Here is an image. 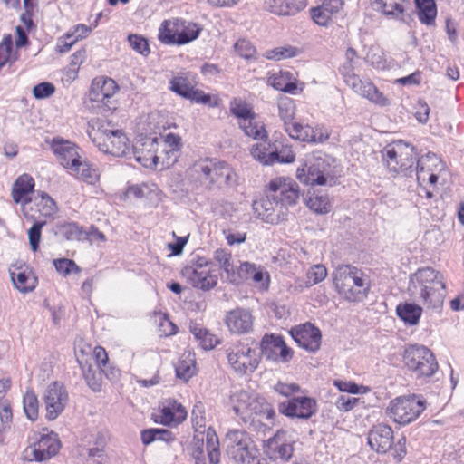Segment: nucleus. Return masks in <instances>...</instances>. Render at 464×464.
<instances>
[{
	"label": "nucleus",
	"mask_w": 464,
	"mask_h": 464,
	"mask_svg": "<svg viewBox=\"0 0 464 464\" xmlns=\"http://www.w3.org/2000/svg\"><path fill=\"white\" fill-rule=\"evenodd\" d=\"M45 224V221L34 222L28 230L29 244L33 251H36L39 247L41 230Z\"/></svg>",
	"instance_id": "56"
},
{
	"label": "nucleus",
	"mask_w": 464,
	"mask_h": 464,
	"mask_svg": "<svg viewBox=\"0 0 464 464\" xmlns=\"http://www.w3.org/2000/svg\"><path fill=\"white\" fill-rule=\"evenodd\" d=\"M23 404L26 417L31 420H37L39 414V401L34 392L27 391L25 392Z\"/></svg>",
	"instance_id": "48"
},
{
	"label": "nucleus",
	"mask_w": 464,
	"mask_h": 464,
	"mask_svg": "<svg viewBox=\"0 0 464 464\" xmlns=\"http://www.w3.org/2000/svg\"><path fill=\"white\" fill-rule=\"evenodd\" d=\"M235 51L245 59H256V50L255 46L246 39L238 40L234 45Z\"/></svg>",
	"instance_id": "53"
},
{
	"label": "nucleus",
	"mask_w": 464,
	"mask_h": 464,
	"mask_svg": "<svg viewBox=\"0 0 464 464\" xmlns=\"http://www.w3.org/2000/svg\"><path fill=\"white\" fill-rule=\"evenodd\" d=\"M226 323L230 332L246 334L253 328V316L248 310L237 308L227 314Z\"/></svg>",
	"instance_id": "24"
},
{
	"label": "nucleus",
	"mask_w": 464,
	"mask_h": 464,
	"mask_svg": "<svg viewBox=\"0 0 464 464\" xmlns=\"http://www.w3.org/2000/svg\"><path fill=\"white\" fill-rule=\"evenodd\" d=\"M311 16L314 23L321 26H327L333 14L322 8V5L311 9Z\"/></svg>",
	"instance_id": "58"
},
{
	"label": "nucleus",
	"mask_w": 464,
	"mask_h": 464,
	"mask_svg": "<svg viewBox=\"0 0 464 464\" xmlns=\"http://www.w3.org/2000/svg\"><path fill=\"white\" fill-rule=\"evenodd\" d=\"M163 142L164 151L168 155V163H175L181 149V138L178 134L169 133L164 137Z\"/></svg>",
	"instance_id": "46"
},
{
	"label": "nucleus",
	"mask_w": 464,
	"mask_h": 464,
	"mask_svg": "<svg viewBox=\"0 0 464 464\" xmlns=\"http://www.w3.org/2000/svg\"><path fill=\"white\" fill-rule=\"evenodd\" d=\"M43 400L46 418L49 420H54L64 411L69 398L65 387L58 382H53L47 386Z\"/></svg>",
	"instance_id": "13"
},
{
	"label": "nucleus",
	"mask_w": 464,
	"mask_h": 464,
	"mask_svg": "<svg viewBox=\"0 0 464 464\" xmlns=\"http://www.w3.org/2000/svg\"><path fill=\"white\" fill-rule=\"evenodd\" d=\"M250 280H252L259 289L266 291L269 287L270 276L265 267L258 266V268L252 275Z\"/></svg>",
	"instance_id": "55"
},
{
	"label": "nucleus",
	"mask_w": 464,
	"mask_h": 464,
	"mask_svg": "<svg viewBox=\"0 0 464 464\" xmlns=\"http://www.w3.org/2000/svg\"><path fill=\"white\" fill-rule=\"evenodd\" d=\"M445 168L441 160L432 152H428L416 161V177L420 184L428 180L435 185L439 179V173Z\"/></svg>",
	"instance_id": "16"
},
{
	"label": "nucleus",
	"mask_w": 464,
	"mask_h": 464,
	"mask_svg": "<svg viewBox=\"0 0 464 464\" xmlns=\"http://www.w3.org/2000/svg\"><path fill=\"white\" fill-rule=\"evenodd\" d=\"M10 277L14 286L21 293H28L33 291L37 285V278L27 274L25 271L23 272H10Z\"/></svg>",
	"instance_id": "39"
},
{
	"label": "nucleus",
	"mask_w": 464,
	"mask_h": 464,
	"mask_svg": "<svg viewBox=\"0 0 464 464\" xmlns=\"http://www.w3.org/2000/svg\"><path fill=\"white\" fill-rule=\"evenodd\" d=\"M201 32L198 24L179 19V33L176 43L178 45L188 44L196 40Z\"/></svg>",
	"instance_id": "35"
},
{
	"label": "nucleus",
	"mask_w": 464,
	"mask_h": 464,
	"mask_svg": "<svg viewBox=\"0 0 464 464\" xmlns=\"http://www.w3.org/2000/svg\"><path fill=\"white\" fill-rule=\"evenodd\" d=\"M422 311L421 306L411 303L399 304L396 307L398 317L409 325L418 324Z\"/></svg>",
	"instance_id": "33"
},
{
	"label": "nucleus",
	"mask_w": 464,
	"mask_h": 464,
	"mask_svg": "<svg viewBox=\"0 0 464 464\" xmlns=\"http://www.w3.org/2000/svg\"><path fill=\"white\" fill-rule=\"evenodd\" d=\"M392 446V459L396 463H401L407 454L406 450V438L401 437Z\"/></svg>",
	"instance_id": "63"
},
{
	"label": "nucleus",
	"mask_w": 464,
	"mask_h": 464,
	"mask_svg": "<svg viewBox=\"0 0 464 464\" xmlns=\"http://www.w3.org/2000/svg\"><path fill=\"white\" fill-rule=\"evenodd\" d=\"M238 267L236 273V276L234 278L233 285H239L243 284L246 281L250 280L252 275L256 272V270L258 268V266L248 262H241L237 261Z\"/></svg>",
	"instance_id": "50"
},
{
	"label": "nucleus",
	"mask_w": 464,
	"mask_h": 464,
	"mask_svg": "<svg viewBox=\"0 0 464 464\" xmlns=\"http://www.w3.org/2000/svg\"><path fill=\"white\" fill-rule=\"evenodd\" d=\"M119 87L116 82L109 77H100L92 81L89 93L90 100L102 104L104 111L116 109V105L111 101L117 92Z\"/></svg>",
	"instance_id": "14"
},
{
	"label": "nucleus",
	"mask_w": 464,
	"mask_h": 464,
	"mask_svg": "<svg viewBox=\"0 0 464 464\" xmlns=\"http://www.w3.org/2000/svg\"><path fill=\"white\" fill-rule=\"evenodd\" d=\"M92 142L105 154L122 157L128 150V139L121 130L99 128L92 137Z\"/></svg>",
	"instance_id": "11"
},
{
	"label": "nucleus",
	"mask_w": 464,
	"mask_h": 464,
	"mask_svg": "<svg viewBox=\"0 0 464 464\" xmlns=\"http://www.w3.org/2000/svg\"><path fill=\"white\" fill-rule=\"evenodd\" d=\"M192 171L208 190L223 189L237 185L238 176L226 161L205 159L193 165Z\"/></svg>",
	"instance_id": "3"
},
{
	"label": "nucleus",
	"mask_w": 464,
	"mask_h": 464,
	"mask_svg": "<svg viewBox=\"0 0 464 464\" xmlns=\"http://www.w3.org/2000/svg\"><path fill=\"white\" fill-rule=\"evenodd\" d=\"M290 334L300 347L308 352L314 353L321 346V331L311 323L292 328Z\"/></svg>",
	"instance_id": "18"
},
{
	"label": "nucleus",
	"mask_w": 464,
	"mask_h": 464,
	"mask_svg": "<svg viewBox=\"0 0 464 464\" xmlns=\"http://www.w3.org/2000/svg\"><path fill=\"white\" fill-rule=\"evenodd\" d=\"M206 440V448L210 464L219 463V440L212 427H208L202 436Z\"/></svg>",
	"instance_id": "43"
},
{
	"label": "nucleus",
	"mask_w": 464,
	"mask_h": 464,
	"mask_svg": "<svg viewBox=\"0 0 464 464\" xmlns=\"http://www.w3.org/2000/svg\"><path fill=\"white\" fill-rule=\"evenodd\" d=\"M410 145L400 140L394 144L386 146L382 151V159L386 160L388 168L398 173V158L404 154H410Z\"/></svg>",
	"instance_id": "31"
},
{
	"label": "nucleus",
	"mask_w": 464,
	"mask_h": 464,
	"mask_svg": "<svg viewBox=\"0 0 464 464\" xmlns=\"http://www.w3.org/2000/svg\"><path fill=\"white\" fill-rule=\"evenodd\" d=\"M326 276L327 270L323 265L313 266L307 273L309 282L313 285L322 282L326 277Z\"/></svg>",
	"instance_id": "64"
},
{
	"label": "nucleus",
	"mask_w": 464,
	"mask_h": 464,
	"mask_svg": "<svg viewBox=\"0 0 464 464\" xmlns=\"http://www.w3.org/2000/svg\"><path fill=\"white\" fill-rule=\"evenodd\" d=\"M213 258L219 268L225 273L226 280L233 284L238 263L235 261L231 253L225 248H218L214 251Z\"/></svg>",
	"instance_id": "29"
},
{
	"label": "nucleus",
	"mask_w": 464,
	"mask_h": 464,
	"mask_svg": "<svg viewBox=\"0 0 464 464\" xmlns=\"http://www.w3.org/2000/svg\"><path fill=\"white\" fill-rule=\"evenodd\" d=\"M179 19L165 20L159 30V40L165 44H177Z\"/></svg>",
	"instance_id": "42"
},
{
	"label": "nucleus",
	"mask_w": 464,
	"mask_h": 464,
	"mask_svg": "<svg viewBox=\"0 0 464 464\" xmlns=\"http://www.w3.org/2000/svg\"><path fill=\"white\" fill-rule=\"evenodd\" d=\"M79 364L88 386L93 392H100L102 387V372H104V369H94L87 361H79Z\"/></svg>",
	"instance_id": "37"
},
{
	"label": "nucleus",
	"mask_w": 464,
	"mask_h": 464,
	"mask_svg": "<svg viewBox=\"0 0 464 464\" xmlns=\"http://www.w3.org/2000/svg\"><path fill=\"white\" fill-rule=\"evenodd\" d=\"M266 140H260L261 142L253 145L250 153L254 159L263 165H272L275 162L291 163L295 161V156L292 152L288 153L285 158H280L276 148Z\"/></svg>",
	"instance_id": "20"
},
{
	"label": "nucleus",
	"mask_w": 464,
	"mask_h": 464,
	"mask_svg": "<svg viewBox=\"0 0 464 464\" xmlns=\"http://www.w3.org/2000/svg\"><path fill=\"white\" fill-rule=\"evenodd\" d=\"M34 179L29 174L20 175L13 183L12 198L16 204L26 205L31 202L29 194L34 191Z\"/></svg>",
	"instance_id": "27"
},
{
	"label": "nucleus",
	"mask_w": 464,
	"mask_h": 464,
	"mask_svg": "<svg viewBox=\"0 0 464 464\" xmlns=\"http://www.w3.org/2000/svg\"><path fill=\"white\" fill-rule=\"evenodd\" d=\"M425 409V400L413 394L392 400L387 408V413L393 421L406 425L414 421Z\"/></svg>",
	"instance_id": "8"
},
{
	"label": "nucleus",
	"mask_w": 464,
	"mask_h": 464,
	"mask_svg": "<svg viewBox=\"0 0 464 464\" xmlns=\"http://www.w3.org/2000/svg\"><path fill=\"white\" fill-rule=\"evenodd\" d=\"M291 72L279 71L278 72H275L269 76L268 82L278 91L294 93V91L296 90L297 86L295 82H291Z\"/></svg>",
	"instance_id": "36"
},
{
	"label": "nucleus",
	"mask_w": 464,
	"mask_h": 464,
	"mask_svg": "<svg viewBox=\"0 0 464 464\" xmlns=\"http://www.w3.org/2000/svg\"><path fill=\"white\" fill-rule=\"evenodd\" d=\"M197 83L196 73L180 72L171 79L169 89L179 96L186 98V96H189V92L196 87Z\"/></svg>",
	"instance_id": "28"
},
{
	"label": "nucleus",
	"mask_w": 464,
	"mask_h": 464,
	"mask_svg": "<svg viewBox=\"0 0 464 464\" xmlns=\"http://www.w3.org/2000/svg\"><path fill=\"white\" fill-rule=\"evenodd\" d=\"M406 0H372L374 10L382 13L388 19L406 22L405 4Z\"/></svg>",
	"instance_id": "25"
},
{
	"label": "nucleus",
	"mask_w": 464,
	"mask_h": 464,
	"mask_svg": "<svg viewBox=\"0 0 464 464\" xmlns=\"http://www.w3.org/2000/svg\"><path fill=\"white\" fill-rule=\"evenodd\" d=\"M350 87L359 95L368 99L372 102L380 106L389 104V100L379 92L377 87L370 81H362L360 78H352L349 80Z\"/></svg>",
	"instance_id": "23"
},
{
	"label": "nucleus",
	"mask_w": 464,
	"mask_h": 464,
	"mask_svg": "<svg viewBox=\"0 0 464 464\" xmlns=\"http://www.w3.org/2000/svg\"><path fill=\"white\" fill-rule=\"evenodd\" d=\"M238 398L242 402L233 406L235 413L241 416L242 419L246 421L247 419H251L255 421V418H258L257 420H272L276 415V411L271 408L270 404L264 400L250 399L246 392H242L238 394Z\"/></svg>",
	"instance_id": "12"
},
{
	"label": "nucleus",
	"mask_w": 464,
	"mask_h": 464,
	"mask_svg": "<svg viewBox=\"0 0 464 464\" xmlns=\"http://www.w3.org/2000/svg\"><path fill=\"white\" fill-rule=\"evenodd\" d=\"M88 464H109V458L104 454L102 448H92L89 450Z\"/></svg>",
	"instance_id": "62"
},
{
	"label": "nucleus",
	"mask_w": 464,
	"mask_h": 464,
	"mask_svg": "<svg viewBox=\"0 0 464 464\" xmlns=\"http://www.w3.org/2000/svg\"><path fill=\"white\" fill-rule=\"evenodd\" d=\"M240 129L243 130L245 135L253 138L254 140L267 139V131L263 123L256 121V115L247 121H238Z\"/></svg>",
	"instance_id": "40"
},
{
	"label": "nucleus",
	"mask_w": 464,
	"mask_h": 464,
	"mask_svg": "<svg viewBox=\"0 0 464 464\" xmlns=\"http://www.w3.org/2000/svg\"><path fill=\"white\" fill-rule=\"evenodd\" d=\"M211 261L197 256L182 268L181 276L193 287L208 291L218 285V276L210 270Z\"/></svg>",
	"instance_id": "6"
},
{
	"label": "nucleus",
	"mask_w": 464,
	"mask_h": 464,
	"mask_svg": "<svg viewBox=\"0 0 464 464\" xmlns=\"http://www.w3.org/2000/svg\"><path fill=\"white\" fill-rule=\"evenodd\" d=\"M278 411L287 417L308 420L315 414L317 404L315 400L310 397H295L281 402Z\"/></svg>",
	"instance_id": "15"
},
{
	"label": "nucleus",
	"mask_w": 464,
	"mask_h": 464,
	"mask_svg": "<svg viewBox=\"0 0 464 464\" xmlns=\"http://www.w3.org/2000/svg\"><path fill=\"white\" fill-rule=\"evenodd\" d=\"M189 330L195 339L199 343L204 350L213 349L218 343V340L210 334L207 329L200 327L197 324L191 323Z\"/></svg>",
	"instance_id": "44"
},
{
	"label": "nucleus",
	"mask_w": 464,
	"mask_h": 464,
	"mask_svg": "<svg viewBox=\"0 0 464 464\" xmlns=\"http://www.w3.org/2000/svg\"><path fill=\"white\" fill-rule=\"evenodd\" d=\"M299 198L298 185L291 179L276 178L269 182L265 197L252 204L256 217L270 224H276L285 215L289 206L296 204Z\"/></svg>",
	"instance_id": "1"
},
{
	"label": "nucleus",
	"mask_w": 464,
	"mask_h": 464,
	"mask_svg": "<svg viewBox=\"0 0 464 464\" xmlns=\"http://www.w3.org/2000/svg\"><path fill=\"white\" fill-rule=\"evenodd\" d=\"M155 421L163 425H177L181 422L178 421L177 414L175 415L173 408H171L169 404L162 408L160 415L157 417Z\"/></svg>",
	"instance_id": "60"
},
{
	"label": "nucleus",
	"mask_w": 464,
	"mask_h": 464,
	"mask_svg": "<svg viewBox=\"0 0 464 464\" xmlns=\"http://www.w3.org/2000/svg\"><path fill=\"white\" fill-rule=\"evenodd\" d=\"M307 5L306 0H286L285 9L277 11V15H295Z\"/></svg>",
	"instance_id": "54"
},
{
	"label": "nucleus",
	"mask_w": 464,
	"mask_h": 464,
	"mask_svg": "<svg viewBox=\"0 0 464 464\" xmlns=\"http://www.w3.org/2000/svg\"><path fill=\"white\" fill-rule=\"evenodd\" d=\"M403 360L418 377H430L439 367L432 352L423 345H410L404 351Z\"/></svg>",
	"instance_id": "9"
},
{
	"label": "nucleus",
	"mask_w": 464,
	"mask_h": 464,
	"mask_svg": "<svg viewBox=\"0 0 464 464\" xmlns=\"http://www.w3.org/2000/svg\"><path fill=\"white\" fill-rule=\"evenodd\" d=\"M329 138V133L323 126L312 127L308 124L304 125L298 140L313 143H323Z\"/></svg>",
	"instance_id": "41"
},
{
	"label": "nucleus",
	"mask_w": 464,
	"mask_h": 464,
	"mask_svg": "<svg viewBox=\"0 0 464 464\" xmlns=\"http://www.w3.org/2000/svg\"><path fill=\"white\" fill-rule=\"evenodd\" d=\"M334 160L326 154L313 157L296 170L298 180L306 185H329L334 184L331 175V166Z\"/></svg>",
	"instance_id": "5"
},
{
	"label": "nucleus",
	"mask_w": 464,
	"mask_h": 464,
	"mask_svg": "<svg viewBox=\"0 0 464 464\" xmlns=\"http://www.w3.org/2000/svg\"><path fill=\"white\" fill-rule=\"evenodd\" d=\"M62 233L67 240H81L83 235L82 228L76 223H68L62 227Z\"/></svg>",
	"instance_id": "61"
},
{
	"label": "nucleus",
	"mask_w": 464,
	"mask_h": 464,
	"mask_svg": "<svg viewBox=\"0 0 464 464\" xmlns=\"http://www.w3.org/2000/svg\"><path fill=\"white\" fill-rule=\"evenodd\" d=\"M130 45L139 53L147 56L150 53V47L147 40L138 34H130L128 36Z\"/></svg>",
	"instance_id": "57"
},
{
	"label": "nucleus",
	"mask_w": 464,
	"mask_h": 464,
	"mask_svg": "<svg viewBox=\"0 0 464 464\" xmlns=\"http://www.w3.org/2000/svg\"><path fill=\"white\" fill-rule=\"evenodd\" d=\"M266 453L269 459L274 460L288 461L293 455V443L286 437V432L278 430L273 437L266 442Z\"/></svg>",
	"instance_id": "19"
},
{
	"label": "nucleus",
	"mask_w": 464,
	"mask_h": 464,
	"mask_svg": "<svg viewBox=\"0 0 464 464\" xmlns=\"http://www.w3.org/2000/svg\"><path fill=\"white\" fill-rule=\"evenodd\" d=\"M306 206L315 213L324 214L329 212L330 202L329 198L325 195H315L309 196L305 199Z\"/></svg>",
	"instance_id": "51"
},
{
	"label": "nucleus",
	"mask_w": 464,
	"mask_h": 464,
	"mask_svg": "<svg viewBox=\"0 0 464 464\" xmlns=\"http://www.w3.org/2000/svg\"><path fill=\"white\" fill-rule=\"evenodd\" d=\"M157 138H145L143 141H138L134 146V156L138 162L144 167L156 165Z\"/></svg>",
	"instance_id": "26"
},
{
	"label": "nucleus",
	"mask_w": 464,
	"mask_h": 464,
	"mask_svg": "<svg viewBox=\"0 0 464 464\" xmlns=\"http://www.w3.org/2000/svg\"><path fill=\"white\" fill-rule=\"evenodd\" d=\"M337 292L350 302H359L366 297L370 281L363 273L351 265H340L332 274Z\"/></svg>",
	"instance_id": "4"
},
{
	"label": "nucleus",
	"mask_w": 464,
	"mask_h": 464,
	"mask_svg": "<svg viewBox=\"0 0 464 464\" xmlns=\"http://www.w3.org/2000/svg\"><path fill=\"white\" fill-rule=\"evenodd\" d=\"M229 110L231 113L238 119V121H247V119L255 115L248 104L240 99L232 100L230 102Z\"/></svg>",
	"instance_id": "49"
},
{
	"label": "nucleus",
	"mask_w": 464,
	"mask_h": 464,
	"mask_svg": "<svg viewBox=\"0 0 464 464\" xmlns=\"http://www.w3.org/2000/svg\"><path fill=\"white\" fill-rule=\"evenodd\" d=\"M68 171L72 176L91 185L95 184L100 179L98 169L87 160H82L81 157L76 160L75 165L70 167Z\"/></svg>",
	"instance_id": "30"
},
{
	"label": "nucleus",
	"mask_w": 464,
	"mask_h": 464,
	"mask_svg": "<svg viewBox=\"0 0 464 464\" xmlns=\"http://www.w3.org/2000/svg\"><path fill=\"white\" fill-rule=\"evenodd\" d=\"M60 440L55 432L43 434L39 440L27 448V458L36 461H45L56 455L60 450Z\"/></svg>",
	"instance_id": "17"
},
{
	"label": "nucleus",
	"mask_w": 464,
	"mask_h": 464,
	"mask_svg": "<svg viewBox=\"0 0 464 464\" xmlns=\"http://www.w3.org/2000/svg\"><path fill=\"white\" fill-rule=\"evenodd\" d=\"M13 41L10 35L4 37L0 43V69L7 63H14L17 59L16 54L12 53Z\"/></svg>",
	"instance_id": "52"
},
{
	"label": "nucleus",
	"mask_w": 464,
	"mask_h": 464,
	"mask_svg": "<svg viewBox=\"0 0 464 464\" xmlns=\"http://www.w3.org/2000/svg\"><path fill=\"white\" fill-rule=\"evenodd\" d=\"M227 455L237 462L247 463L253 460L257 450L249 434L243 430H230L225 439Z\"/></svg>",
	"instance_id": "10"
},
{
	"label": "nucleus",
	"mask_w": 464,
	"mask_h": 464,
	"mask_svg": "<svg viewBox=\"0 0 464 464\" xmlns=\"http://www.w3.org/2000/svg\"><path fill=\"white\" fill-rule=\"evenodd\" d=\"M284 344L281 335L265 334L260 343L261 353L268 360H276L280 346Z\"/></svg>",
	"instance_id": "34"
},
{
	"label": "nucleus",
	"mask_w": 464,
	"mask_h": 464,
	"mask_svg": "<svg viewBox=\"0 0 464 464\" xmlns=\"http://www.w3.org/2000/svg\"><path fill=\"white\" fill-rule=\"evenodd\" d=\"M175 440L172 432L166 429H148L141 431V440L145 445H149L156 440L170 442Z\"/></svg>",
	"instance_id": "45"
},
{
	"label": "nucleus",
	"mask_w": 464,
	"mask_h": 464,
	"mask_svg": "<svg viewBox=\"0 0 464 464\" xmlns=\"http://www.w3.org/2000/svg\"><path fill=\"white\" fill-rule=\"evenodd\" d=\"M393 430L384 424L374 425L368 433V444L377 453H387L393 444Z\"/></svg>",
	"instance_id": "21"
},
{
	"label": "nucleus",
	"mask_w": 464,
	"mask_h": 464,
	"mask_svg": "<svg viewBox=\"0 0 464 464\" xmlns=\"http://www.w3.org/2000/svg\"><path fill=\"white\" fill-rule=\"evenodd\" d=\"M55 269L64 276L71 274L72 272L78 273L80 271V267L76 265L73 260L71 259H57L53 261Z\"/></svg>",
	"instance_id": "59"
},
{
	"label": "nucleus",
	"mask_w": 464,
	"mask_h": 464,
	"mask_svg": "<svg viewBox=\"0 0 464 464\" xmlns=\"http://www.w3.org/2000/svg\"><path fill=\"white\" fill-rule=\"evenodd\" d=\"M414 2L418 9V16L420 21L426 25L433 24L437 15L435 1L414 0Z\"/></svg>",
	"instance_id": "38"
},
{
	"label": "nucleus",
	"mask_w": 464,
	"mask_h": 464,
	"mask_svg": "<svg viewBox=\"0 0 464 464\" xmlns=\"http://www.w3.org/2000/svg\"><path fill=\"white\" fill-rule=\"evenodd\" d=\"M51 147L53 153L59 159L61 165L66 169L75 165L76 160L80 158L79 148L70 140L54 138Z\"/></svg>",
	"instance_id": "22"
},
{
	"label": "nucleus",
	"mask_w": 464,
	"mask_h": 464,
	"mask_svg": "<svg viewBox=\"0 0 464 464\" xmlns=\"http://www.w3.org/2000/svg\"><path fill=\"white\" fill-rule=\"evenodd\" d=\"M278 115L283 121L285 127L294 121L295 105L292 99L285 98L278 102Z\"/></svg>",
	"instance_id": "47"
},
{
	"label": "nucleus",
	"mask_w": 464,
	"mask_h": 464,
	"mask_svg": "<svg viewBox=\"0 0 464 464\" xmlns=\"http://www.w3.org/2000/svg\"><path fill=\"white\" fill-rule=\"evenodd\" d=\"M445 289L442 276L432 267L419 268L410 277L408 287L410 295L427 309L440 310L444 302Z\"/></svg>",
	"instance_id": "2"
},
{
	"label": "nucleus",
	"mask_w": 464,
	"mask_h": 464,
	"mask_svg": "<svg viewBox=\"0 0 464 464\" xmlns=\"http://www.w3.org/2000/svg\"><path fill=\"white\" fill-rule=\"evenodd\" d=\"M176 376L188 382L196 373V360L195 354L188 352L182 353L178 363L175 366Z\"/></svg>",
	"instance_id": "32"
},
{
	"label": "nucleus",
	"mask_w": 464,
	"mask_h": 464,
	"mask_svg": "<svg viewBox=\"0 0 464 464\" xmlns=\"http://www.w3.org/2000/svg\"><path fill=\"white\" fill-rule=\"evenodd\" d=\"M257 343L252 341L238 343L227 350V357L233 370L240 374L252 373L258 366L260 356L256 350Z\"/></svg>",
	"instance_id": "7"
}]
</instances>
